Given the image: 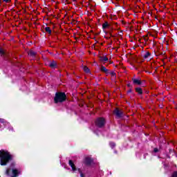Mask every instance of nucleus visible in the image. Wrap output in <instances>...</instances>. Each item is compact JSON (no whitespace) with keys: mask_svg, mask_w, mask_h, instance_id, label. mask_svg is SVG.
<instances>
[{"mask_svg":"<svg viewBox=\"0 0 177 177\" xmlns=\"http://www.w3.org/2000/svg\"><path fill=\"white\" fill-rule=\"evenodd\" d=\"M67 100V95L64 92L58 91L55 93V96L54 97V103L57 104V103H64Z\"/></svg>","mask_w":177,"mask_h":177,"instance_id":"2","label":"nucleus"},{"mask_svg":"<svg viewBox=\"0 0 177 177\" xmlns=\"http://www.w3.org/2000/svg\"><path fill=\"white\" fill-rule=\"evenodd\" d=\"M109 74H111V77H113V78H117V73H115V72L112 71L109 73Z\"/></svg>","mask_w":177,"mask_h":177,"instance_id":"17","label":"nucleus"},{"mask_svg":"<svg viewBox=\"0 0 177 177\" xmlns=\"http://www.w3.org/2000/svg\"><path fill=\"white\" fill-rule=\"evenodd\" d=\"M115 154H117L118 152L117 151H114Z\"/></svg>","mask_w":177,"mask_h":177,"instance_id":"35","label":"nucleus"},{"mask_svg":"<svg viewBox=\"0 0 177 177\" xmlns=\"http://www.w3.org/2000/svg\"><path fill=\"white\" fill-rule=\"evenodd\" d=\"M95 124L97 128H104V125H106V119L102 117L97 118L95 120Z\"/></svg>","mask_w":177,"mask_h":177,"instance_id":"3","label":"nucleus"},{"mask_svg":"<svg viewBox=\"0 0 177 177\" xmlns=\"http://www.w3.org/2000/svg\"><path fill=\"white\" fill-rule=\"evenodd\" d=\"M127 93H132V88L127 91Z\"/></svg>","mask_w":177,"mask_h":177,"instance_id":"28","label":"nucleus"},{"mask_svg":"<svg viewBox=\"0 0 177 177\" xmlns=\"http://www.w3.org/2000/svg\"><path fill=\"white\" fill-rule=\"evenodd\" d=\"M3 2H6V3H9L10 2H11L10 0H3Z\"/></svg>","mask_w":177,"mask_h":177,"instance_id":"27","label":"nucleus"},{"mask_svg":"<svg viewBox=\"0 0 177 177\" xmlns=\"http://www.w3.org/2000/svg\"><path fill=\"white\" fill-rule=\"evenodd\" d=\"M169 154H171V153H175V150L170 149H169Z\"/></svg>","mask_w":177,"mask_h":177,"instance_id":"25","label":"nucleus"},{"mask_svg":"<svg viewBox=\"0 0 177 177\" xmlns=\"http://www.w3.org/2000/svg\"><path fill=\"white\" fill-rule=\"evenodd\" d=\"M149 56H151V53H150V52L148 51L144 55V59H147Z\"/></svg>","mask_w":177,"mask_h":177,"instance_id":"16","label":"nucleus"},{"mask_svg":"<svg viewBox=\"0 0 177 177\" xmlns=\"http://www.w3.org/2000/svg\"><path fill=\"white\" fill-rule=\"evenodd\" d=\"M167 158H171V156H167Z\"/></svg>","mask_w":177,"mask_h":177,"instance_id":"37","label":"nucleus"},{"mask_svg":"<svg viewBox=\"0 0 177 177\" xmlns=\"http://www.w3.org/2000/svg\"><path fill=\"white\" fill-rule=\"evenodd\" d=\"M100 70H101V71H102V73L107 71V68H106V67L104 66H101Z\"/></svg>","mask_w":177,"mask_h":177,"instance_id":"20","label":"nucleus"},{"mask_svg":"<svg viewBox=\"0 0 177 177\" xmlns=\"http://www.w3.org/2000/svg\"><path fill=\"white\" fill-rule=\"evenodd\" d=\"M6 174L7 176H10V169H6Z\"/></svg>","mask_w":177,"mask_h":177,"instance_id":"22","label":"nucleus"},{"mask_svg":"<svg viewBox=\"0 0 177 177\" xmlns=\"http://www.w3.org/2000/svg\"><path fill=\"white\" fill-rule=\"evenodd\" d=\"M28 56H30V57L35 58L37 56V52L30 50L28 53Z\"/></svg>","mask_w":177,"mask_h":177,"instance_id":"9","label":"nucleus"},{"mask_svg":"<svg viewBox=\"0 0 177 177\" xmlns=\"http://www.w3.org/2000/svg\"><path fill=\"white\" fill-rule=\"evenodd\" d=\"M109 146L111 149H114V147H115L116 145L115 142H109Z\"/></svg>","mask_w":177,"mask_h":177,"instance_id":"15","label":"nucleus"},{"mask_svg":"<svg viewBox=\"0 0 177 177\" xmlns=\"http://www.w3.org/2000/svg\"><path fill=\"white\" fill-rule=\"evenodd\" d=\"M84 71H85L86 73H90L91 70L89 69V68H88V66H84Z\"/></svg>","mask_w":177,"mask_h":177,"instance_id":"19","label":"nucleus"},{"mask_svg":"<svg viewBox=\"0 0 177 177\" xmlns=\"http://www.w3.org/2000/svg\"><path fill=\"white\" fill-rule=\"evenodd\" d=\"M136 93H138V95H143V89L140 87H136Z\"/></svg>","mask_w":177,"mask_h":177,"instance_id":"10","label":"nucleus"},{"mask_svg":"<svg viewBox=\"0 0 177 177\" xmlns=\"http://www.w3.org/2000/svg\"><path fill=\"white\" fill-rule=\"evenodd\" d=\"M19 176V170L17 169H12V177H17Z\"/></svg>","mask_w":177,"mask_h":177,"instance_id":"12","label":"nucleus"},{"mask_svg":"<svg viewBox=\"0 0 177 177\" xmlns=\"http://www.w3.org/2000/svg\"><path fill=\"white\" fill-rule=\"evenodd\" d=\"M77 171H78L79 174H82V171H81V169H78Z\"/></svg>","mask_w":177,"mask_h":177,"instance_id":"31","label":"nucleus"},{"mask_svg":"<svg viewBox=\"0 0 177 177\" xmlns=\"http://www.w3.org/2000/svg\"><path fill=\"white\" fill-rule=\"evenodd\" d=\"M0 56H5V51L2 48H0Z\"/></svg>","mask_w":177,"mask_h":177,"instance_id":"18","label":"nucleus"},{"mask_svg":"<svg viewBox=\"0 0 177 177\" xmlns=\"http://www.w3.org/2000/svg\"><path fill=\"white\" fill-rule=\"evenodd\" d=\"M15 158V156L12 155L8 150H0V165L6 167L9 162H12Z\"/></svg>","mask_w":177,"mask_h":177,"instance_id":"1","label":"nucleus"},{"mask_svg":"<svg viewBox=\"0 0 177 177\" xmlns=\"http://www.w3.org/2000/svg\"><path fill=\"white\" fill-rule=\"evenodd\" d=\"M110 63H111V64H113V62H111Z\"/></svg>","mask_w":177,"mask_h":177,"instance_id":"40","label":"nucleus"},{"mask_svg":"<svg viewBox=\"0 0 177 177\" xmlns=\"http://www.w3.org/2000/svg\"><path fill=\"white\" fill-rule=\"evenodd\" d=\"M110 27V25L109 24L108 21H105L103 24H102V29L103 30H106V28H109Z\"/></svg>","mask_w":177,"mask_h":177,"instance_id":"13","label":"nucleus"},{"mask_svg":"<svg viewBox=\"0 0 177 177\" xmlns=\"http://www.w3.org/2000/svg\"><path fill=\"white\" fill-rule=\"evenodd\" d=\"M100 62H109V58L106 56H100Z\"/></svg>","mask_w":177,"mask_h":177,"instance_id":"11","label":"nucleus"},{"mask_svg":"<svg viewBox=\"0 0 177 177\" xmlns=\"http://www.w3.org/2000/svg\"><path fill=\"white\" fill-rule=\"evenodd\" d=\"M122 24H125V22H124V21H122Z\"/></svg>","mask_w":177,"mask_h":177,"instance_id":"39","label":"nucleus"},{"mask_svg":"<svg viewBox=\"0 0 177 177\" xmlns=\"http://www.w3.org/2000/svg\"><path fill=\"white\" fill-rule=\"evenodd\" d=\"M132 82L133 84V85H143V84H145V82H146V80H141L140 78H132Z\"/></svg>","mask_w":177,"mask_h":177,"instance_id":"6","label":"nucleus"},{"mask_svg":"<svg viewBox=\"0 0 177 177\" xmlns=\"http://www.w3.org/2000/svg\"><path fill=\"white\" fill-rule=\"evenodd\" d=\"M44 30L46 32H48V34H49V35H52V30H50V27H46Z\"/></svg>","mask_w":177,"mask_h":177,"instance_id":"14","label":"nucleus"},{"mask_svg":"<svg viewBox=\"0 0 177 177\" xmlns=\"http://www.w3.org/2000/svg\"><path fill=\"white\" fill-rule=\"evenodd\" d=\"M104 32L105 34H109V35H110L111 37H114V36H113V33H111V32H107V31H106V30H104Z\"/></svg>","mask_w":177,"mask_h":177,"instance_id":"23","label":"nucleus"},{"mask_svg":"<svg viewBox=\"0 0 177 177\" xmlns=\"http://www.w3.org/2000/svg\"><path fill=\"white\" fill-rule=\"evenodd\" d=\"M153 153H158V148H154Z\"/></svg>","mask_w":177,"mask_h":177,"instance_id":"26","label":"nucleus"},{"mask_svg":"<svg viewBox=\"0 0 177 177\" xmlns=\"http://www.w3.org/2000/svg\"><path fill=\"white\" fill-rule=\"evenodd\" d=\"M109 32H111V34H113V29L110 30Z\"/></svg>","mask_w":177,"mask_h":177,"instance_id":"36","label":"nucleus"},{"mask_svg":"<svg viewBox=\"0 0 177 177\" xmlns=\"http://www.w3.org/2000/svg\"><path fill=\"white\" fill-rule=\"evenodd\" d=\"M83 162L86 167H91L93 164V158L86 157Z\"/></svg>","mask_w":177,"mask_h":177,"instance_id":"5","label":"nucleus"},{"mask_svg":"<svg viewBox=\"0 0 177 177\" xmlns=\"http://www.w3.org/2000/svg\"><path fill=\"white\" fill-rule=\"evenodd\" d=\"M113 114L115 115L116 118H122V117H124V112L119 108H115L113 110Z\"/></svg>","mask_w":177,"mask_h":177,"instance_id":"4","label":"nucleus"},{"mask_svg":"<svg viewBox=\"0 0 177 177\" xmlns=\"http://www.w3.org/2000/svg\"><path fill=\"white\" fill-rule=\"evenodd\" d=\"M49 67H50V68H57V63L56 62V61L53 60L52 62H50L48 64Z\"/></svg>","mask_w":177,"mask_h":177,"instance_id":"7","label":"nucleus"},{"mask_svg":"<svg viewBox=\"0 0 177 177\" xmlns=\"http://www.w3.org/2000/svg\"><path fill=\"white\" fill-rule=\"evenodd\" d=\"M104 38H105V39H110V38H111V37H106V36H104Z\"/></svg>","mask_w":177,"mask_h":177,"instance_id":"32","label":"nucleus"},{"mask_svg":"<svg viewBox=\"0 0 177 177\" xmlns=\"http://www.w3.org/2000/svg\"><path fill=\"white\" fill-rule=\"evenodd\" d=\"M10 168H15L16 167V162H12L10 165Z\"/></svg>","mask_w":177,"mask_h":177,"instance_id":"21","label":"nucleus"},{"mask_svg":"<svg viewBox=\"0 0 177 177\" xmlns=\"http://www.w3.org/2000/svg\"><path fill=\"white\" fill-rule=\"evenodd\" d=\"M105 74H110V72L109 71V69H106V71L104 72Z\"/></svg>","mask_w":177,"mask_h":177,"instance_id":"30","label":"nucleus"},{"mask_svg":"<svg viewBox=\"0 0 177 177\" xmlns=\"http://www.w3.org/2000/svg\"><path fill=\"white\" fill-rule=\"evenodd\" d=\"M81 177H85V175H84L82 173L80 174Z\"/></svg>","mask_w":177,"mask_h":177,"instance_id":"33","label":"nucleus"},{"mask_svg":"<svg viewBox=\"0 0 177 177\" xmlns=\"http://www.w3.org/2000/svg\"><path fill=\"white\" fill-rule=\"evenodd\" d=\"M171 177H177V171H175L172 173Z\"/></svg>","mask_w":177,"mask_h":177,"instance_id":"24","label":"nucleus"},{"mask_svg":"<svg viewBox=\"0 0 177 177\" xmlns=\"http://www.w3.org/2000/svg\"><path fill=\"white\" fill-rule=\"evenodd\" d=\"M127 86L128 88H132V85L130 83L127 84Z\"/></svg>","mask_w":177,"mask_h":177,"instance_id":"29","label":"nucleus"},{"mask_svg":"<svg viewBox=\"0 0 177 177\" xmlns=\"http://www.w3.org/2000/svg\"><path fill=\"white\" fill-rule=\"evenodd\" d=\"M2 5V1L0 0V6Z\"/></svg>","mask_w":177,"mask_h":177,"instance_id":"38","label":"nucleus"},{"mask_svg":"<svg viewBox=\"0 0 177 177\" xmlns=\"http://www.w3.org/2000/svg\"><path fill=\"white\" fill-rule=\"evenodd\" d=\"M1 122L3 123V119H0Z\"/></svg>","mask_w":177,"mask_h":177,"instance_id":"34","label":"nucleus"},{"mask_svg":"<svg viewBox=\"0 0 177 177\" xmlns=\"http://www.w3.org/2000/svg\"><path fill=\"white\" fill-rule=\"evenodd\" d=\"M68 164L70 167L72 168V171H73V172H75V171H77V167H75L74 162H73L72 160H69Z\"/></svg>","mask_w":177,"mask_h":177,"instance_id":"8","label":"nucleus"}]
</instances>
